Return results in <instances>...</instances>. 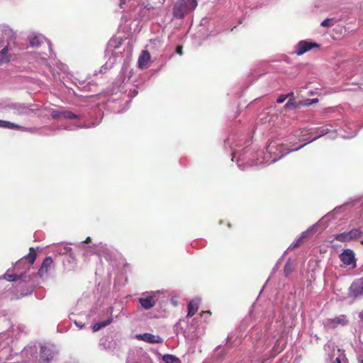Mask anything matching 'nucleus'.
Returning <instances> with one entry per match:
<instances>
[{"instance_id":"obj_1","label":"nucleus","mask_w":363,"mask_h":363,"mask_svg":"<svg viewBox=\"0 0 363 363\" xmlns=\"http://www.w3.org/2000/svg\"><path fill=\"white\" fill-rule=\"evenodd\" d=\"M286 142V143H284L281 139H277L270 142L266 148L265 152H261V155H263L262 160H259V158H257L256 161L247 160L245 156V152L242 154L240 150L235 149V147L241 146L240 140L235 141L234 138H228L225 141V143L226 145H229L230 148L233 150L232 152V161H236L238 167L244 170L245 167H242L243 164L240 163L241 161H246L247 163L251 166L258 165L259 164H270L280 160L289 152H292L293 150H291V144L289 143L290 140H289V138Z\"/></svg>"},{"instance_id":"obj_2","label":"nucleus","mask_w":363,"mask_h":363,"mask_svg":"<svg viewBox=\"0 0 363 363\" xmlns=\"http://www.w3.org/2000/svg\"><path fill=\"white\" fill-rule=\"evenodd\" d=\"M28 40L31 47H39L45 42L48 45L50 51L48 57H46L47 54H36V62L39 65L46 67L53 76L60 72H67V66L56 59L55 54L52 52L51 43L45 36L41 34H33L29 36Z\"/></svg>"},{"instance_id":"obj_3","label":"nucleus","mask_w":363,"mask_h":363,"mask_svg":"<svg viewBox=\"0 0 363 363\" xmlns=\"http://www.w3.org/2000/svg\"><path fill=\"white\" fill-rule=\"evenodd\" d=\"M330 133V129L328 125L317 128L315 130V135L313 136V133L308 129H299L295 132L294 135L289 138L290 140L291 150L296 151L307 143H310L320 137Z\"/></svg>"},{"instance_id":"obj_4","label":"nucleus","mask_w":363,"mask_h":363,"mask_svg":"<svg viewBox=\"0 0 363 363\" xmlns=\"http://www.w3.org/2000/svg\"><path fill=\"white\" fill-rule=\"evenodd\" d=\"M15 331L16 328L11 327V330L0 336V363H8L16 354L11 345L13 338L11 337Z\"/></svg>"},{"instance_id":"obj_5","label":"nucleus","mask_w":363,"mask_h":363,"mask_svg":"<svg viewBox=\"0 0 363 363\" xmlns=\"http://www.w3.org/2000/svg\"><path fill=\"white\" fill-rule=\"evenodd\" d=\"M196 0H177L174 4L172 14L174 18L182 19L197 6Z\"/></svg>"},{"instance_id":"obj_6","label":"nucleus","mask_w":363,"mask_h":363,"mask_svg":"<svg viewBox=\"0 0 363 363\" xmlns=\"http://www.w3.org/2000/svg\"><path fill=\"white\" fill-rule=\"evenodd\" d=\"M57 350L55 345H40L39 351V360L40 363H50L57 355Z\"/></svg>"},{"instance_id":"obj_7","label":"nucleus","mask_w":363,"mask_h":363,"mask_svg":"<svg viewBox=\"0 0 363 363\" xmlns=\"http://www.w3.org/2000/svg\"><path fill=\"white\" fill-rule=\"evenodd\" d=\"M21 355L26 363H40L38 347L35 345H28L21 351Z\"/></svg>"},{"instance_id":"obj_8","label":"nucleus","mask_w":363,"mask_h":363,"mask_svg":"<svg viewBox=\"0 0 363 363\" xmlns=\"http://www.w3.org/2000/svg\"><path fill=\"white\" fill-rule=\"evenodd\" d=\"M275 340L278 341L277 336L272 335L267 332L262 337H258L255 345V352L257 353L263 352L266 349L269 348Z\"/></svg>"},{"instance_id":"obj_9","label":"nucleus","mask_w":363,"mask_h":363,"mask_svg":"<svg viewBox=\"0 0 363 363\" xmlns=\"http://www.w3.org/2000/svg\"><path fill=\"white\" fill-rule=\"evenodd\" d=\"M349 320L346 315L341 314L333 318H327L323 321V326L326 330H333L338 326H345Z\"/></svg>"},{"instance_id":"obj_10","label":"nucleus","mask_w":363,"mask_h":363,"mask_svg":"<svg viewBox=\"0 0 363 363\" xmlns=\"http://www.w3.org/2000/svg\"><path fill=\"white\" fill-rule=\"evenodd\" d=\"M36 256L37 255L34 248L30 247L29 253L16 262L15 265L16 268H22L24 269V272H26L33 264L36 259Z\"/></svg>"},{"instance_id":"obj_11","label":"nucleus","mask_w":363,"mask_h":363,"mask_svg":"<svg viewBox=\"0 0 363 363\" xmlns=\"http://www.w3.org/2000/svg\"><path fill=\"white\" fill-rule=\"evenodd\" d=\"M50 116L53 119L55 120L80 119L82 117L80 114H77L70 110L65 109L63 108L52 111Z\"/></svg>"},{"instance_id":"obj_12","label":"nucleus","mask_w":363,"mask_h":363,"mask_svg":"<svg viewBox=\"0 0 363 363\" xmlns=\"http://www.w3.org/2000/svg\"><path fill=\"white\" fill-rule=\"evenodd\" d=\"M362 231L358 228H353L349 232H344L334 235V239L341 242H349L359 238Z\"/></svg>"},{"instance_id":"obj_13","label":"nucleus","mask_w":363,"mask_h":363,"mask_svg":"<svg viewBox=\"0 0 363 363\" xmlns=\"http://www.w3.org/2000/svg\"><path fill=\"white\" fill-rule=\"evenodd\" d=\"M348 295L353 298L363 296V278L355 279L351 284Z\"/></svg>"},{"instance_id":"obj_14","label":"nucleus","mask_w":363,"mask_h":363,"mask_svg":"<svg viewBox=\"0 0 363 363\" xmlns=\"http://www.w3.org/2000/svg\"><path fill=\"white\" fill-rule=\"evenodd\" d=\"M55 270V264L50 257H46L38 269V274L40 277L44 278Z\"/></svg>"},{"instance_id":"obj_15","label":"nucleus","mask_w":363,"mask_h":363,"mask_svg":"<svg viewBox=\"0 0 363 363\" xmlns=\"http://www.w3.org/2000/svg\"><path fill=\"white\" fill-rule=\"evenodd\" d=\"M319 48L320 45L316 43L308 40H301L298 43L294 52L297 55H302L313 48Z\"/></svg>"},{"instance_id":"obj_16","label":"nucleus","mask_w":363,"mask_h":363,"mask_svg":"<svg viewBox=\"0 0 363 363\" xmlns=\"http://www.w3.org/2000/svg\"><path fill=\"white\" fill-rule=\"evenodd\" d=\"M340 259L345 265L356 266L355 255L352 250L346 249L339 255Z\"/></svg>"},{"instance_id":"obj_17","label":"nucleus","mask_w":363,"mask_h":363,"mask_svg":"<svg viewBox=\"0 0 363 363\" xmlns=\"http://www.w3.org/2000/svg\"><path fill=\"white\" fill-rule=\"evenodd\" d=\"M116 345V341L112 336H104L99 340V346L107 351H112Z\"/></svg>"},{"instance_id":"obj_18","label":"nucleus","mask_w":363,"mask_h":363,"mask_svg":"<svg viewBox=\"0 0 363 363\" xmlns=\"http://www.w3.org/2000/svg\"><path fill=\"white\" fill-rule=\"evenodd\" d=\"M136 337L138 340H143L148 343H162L163 342V339L160 336L147 333L137 335Z\"/></svg>"},{"instance_id":"obj_19","label":"nucleus","mask_w":363,"mask_h":363,"mask_svg":"<svg viewBox=\"0 0 363 363\" xmlns=\"http://www.w3.org/2000/svg\"><path fill=\"white\" fill-rule=\"evenodd\" d=\"M113 311V307H108L107 308V313L110 315V317L108 319H106V320L99 321V322L96 323L93 325V331L94 332H96V331L101 330L102 328H104V327L110 325L113 322V318H112Z\"/></svg>"},{"instance_id":"obj_20","label":"nucleus","mask_w":363,"mask_h":363,"mask_svg":"<svg viewBox=\"0 0 363 363\" xmlns=\"http://www.w3.org/2000/svg\"><path fill=\"white\" fill-rule=\"evenodd\" d=\"M0 30L4 38L8 41H11L16 39V33L6 24L0 25Z\"/></svg>"},{"instance_id":"obj_21","label":"nucleus","mask_w":363,"mask_h":363,"mask_svg":"<svg viewBox=\"0 0 363 363\" xmlns=\"http://www.w3.org/2000/svg\"><path fill=\"white\" fill-rule=\"evenodd\" d=\"M138 302L145 310H149L155 305V301L152 296H146L145 297L139 298Z\"/></svg>"},{"instance_id":"obj_22","label":"nucleus","mask_w":363,"mask_h":363,"mask_svg":"<svg viewBox=\"0 0 363 363\" xmlns=\"http://www.w3.org/2000/svg\"><path fill=\"white\" fill-rule=\"evenodd\" d=\"M53 251L57 254L65 255H68L70 257L74 259L72 250L70 247L64 245H57L54 247Z\"/></svg>"},{"instance_id":"obj_23","label":"nucleus","mask_w":363,"mask_h":363,"mask_svg":"<svg viewBox=\"0 0 363 363\" xmlns=\"http://www.w3.org/2000/svg\"><path fill=\"white\" fill-rule=\"evenodd\" d=\"M8 108L14 110V113L17 115H27L30 110L28 107L20 104H9Z\"/></svg>"},{"instance_id":"obj_24","label":"nucleus","mask_w":363,"mask_h":363,"mask_svg":"<svg viewBox=\"0 0 363 363\" xmlns=\"http://www.w3.org/2000/svg\"><path fill=\"white\" fill-rule=\"evenodd\" d=\"M11 57V54L9 48V45H7L0 50V65L9 62Z\"/></svg>"},{"instance_id":"obj_25","label":"nucleus","mask_w":363,"mask_h":363,"mask_svg":"<svg viewBox=\"0 0 363 363\" xmlns=\"http://www.w3.org/2000/svg\"><path fill=\"white\" fill-rule=\"evenodd\" d=\"M150 59V55L149 52L147 51H143L142 54L140 55L138 58V67L140 69L145 68Z\"/></svg>"},{"instance_id":"obj_26","label":"nucleus","mask_w":363,"mask_h":363,"mask_svg":"<svg viewBox=\"0 0 363 363\" xmlns=\"http://www.w3.org/2000/svg\"><path fill=\"white\" fill-rule=\"evenodd\" d=\"M199 300H192L188 304V313L186 315V318L193 316L199 308Z\"/></svg>"},{"instance_id":"obj_27","label":"nucleus","mask_w":363,"mask_h":363,"mask_svg":"<svg viewBox=\"0 0 363 363\" xmlns=\"http://www.w3.org/2000/svg\"><path fill=\"white\" fill-rule=\"evenodd\" d=\"M0 128L7 129H24L23 126H21L16 123H11L8 121L0 120Z\"/></svg>"},{"instance_id":"obj_28","label":"nucleus","mask_w":363,"mask_h":363,"mask_svg":"<svg viewBox=\"0 0 363 363\" xmlns=\"http://www.w3.org/2000/svg\"><path fill=\"white\" fill-rule=\"evenodd\" d=\"M10 269H8L7 272L2 276L4 279H6L9 281H13L16 280L21 279L23 276V273H21L19 275L14 274H9Z\"/></svg>"},{"instance_id":"obj_29","label":"nucleus","mask_w":363,"mask_h":363,"mask_svg":"<svg viewBox=\"0 0 363 363\" xmlns=\"http://www.w3.org/2000/svg\"><path fill=\"white\" fill-rule=\"evenodd\" d=\"M162 361L163 363H181L179 359L172 354H164Z\"/></svg>"},{"instance_id":"obj_30","label":"nucleus","mask_w":363,"mask_h":363,"mask_svg":"<svg viewBox=\"0 0 363 363\" xmlns=\"http://www.w3.org/2000/svg\"><path fill=\"white\" fill-rule=\"evenodd\" d=\"M294 270L293 263L290 260H288L284 266V274L285 276H289Z\"/></svg>"},{"instance_id":"obj_31","label":"nucleus","mask_w":363,"mask_h":363,"mask_svg":"<svg viewBox=\"0 0 363 363\" xmlns=\"http://www.w3.org/2000/svg\"><path fill=\"white\" fill-rule=\"evenodd\" d=\"M318 224V223L313 225L312 226H311L310 228H308L306 230L303 231L301 233V234L300 235V236L298 237L299 239H301V241H303V240L306 237V235L311 232L312 231L314 228L315 226H317Z\"/></svg>"},{"instance_id":"obj_32","label":"nucleus","mask_w":363,"mask_h":363,"mask_svg":"<svg viewBox=\"0 0 363 363\" xmlns=\"http://www.w3.org/2000/svg\"><path fill=\"white\" fill-rule=\"evenodd\" d=\"M294 96V92H290L287 94H281L280 95L277 99V102L278 104H282L285 101V100L289 97V96Z\"/></svg>"},{"instance_id":"obj_33","label":"nucleus","mask_w":363,"mask_h":363,"mask_svg":"<svg viewBox=\"0 0 363 363\" xmlns=\"http://www.w3.org/2000/svg\"><path fill=\"white\" fill-rule=\"evenodd\" d=\"M301 242L302 241L301 240V239L298 238L289 245V247H288V250H291L298 247Z\"/></svg>"},{"instance_id":"obj_34","label":"nucleus","mask_w":363,"mask_h":363,"mask_svg":"<svg viewBox=\"0 0 363 363\" xmlns=\"http://www.w3.org/2000/svg\"><path fill=\"white\" fill-rule=\"evenodd\" d=\"M333 19L327 18L320 23V26L325 28H329L333 26Z\"/></svg>"},{"instance_id":"obj_35","label":"nucleus","mask_w":363,"mask_h":363,"mask_svg":"<svg viewBox=\"0 0 363 363\" xmlns=\"http://www.w3.org/2000/svg\"><path fill=\"white\" fill-rule=\"evenodd\" d=\"M295 107H296V104L293 99L289 100L286 102V104H285V108H295Z\"/></svg>"},{"instance_id":"obj_36","label":"nucleus","mask_w":363,"mask_h":363,"mask_svg":"<svg viewBox=\"0 0 363 363\" xmlns=\"http://www.w3.org/2000/svg\"><path fill=\"white\" fill-rule=\"evenodd\" d=\"M116 40H111L108 42V46L110 48L113 47L115 49L119 47V45L121 43V40L118 42V45H115Z\"/></svg>"},{"instance_id":"obj_37","label":"nucleus","mask_w":363,"mask_h":363,"mask_svg":"<svg viewBox=\"0 0 363 363\" xmlns=\"http://www.w3.org/2000/svg\"><path fill=\"white\" fill-rule=\"evenodd\" d=\"M23 128H24V129H21V130L23 131H28L32 133H35L38 130V129L36 128H25V127H23Z\"/></svg>"},{"instance_id":"obj_38","label":"nucleus","mask_w":363,"mask_h":363,"mask_svg":"<svg viewBox=\"0 0 363 363\" xmlns=\"http://www.w3.org/2000/svg\"><path fill=\"white\" fill-rule=\"evenodd\" d=\"M90 241H91V238L90 237H87L86 239L84 242H81L78 243L77 245L79 247H83L84 246L85 243H88Z\"/></svg>"},{"instance_id":"obj_39","label":"nucleus","mask_w":363,"mask_h":363,"mask_svg":"<svg viewBox=\"0 0 363 363\" xmlns=\"http://www.w3.org/2000/svg\"><path fill=\"white\" fill-rule=\"evenodd\" d=\"M9 104L6 101H0V110L8 108Z\"/></svg>"},{"instance_id":"obj_40","label":"nucleus","mask_w":363,"mask_h":363,"mask_svg":"<svg viewBox=\"0 0 363 363\" xmlns=\"http://www.w3.org/2000/svg\"><path fill=\"white\" fill-rule=\"evenodd\" d=\"M74 323L75 325H76L77 328H79V329H82V328H84V323H82V322H78V321H76V320H75Z\"/></svg>"},{"instance_id":"obj_41","label":"nucleus","mask_w":363,"mask_h":363,"mask_svg":"<svg viewBox=\"0 0 363 363\" xmlns=\"http://www.w3.org/2000/svg\"><path fill=\"white\" fill-rule=\"evenodd\" d=\"M138 94V91L136 89H133V90H130L129 91V95L131 96V97H134L136 95Z\"/></svg>"},{"instance_id":"obj_42","label":"nucleus","mask_w":363,"mask_h":363,"mask_svg":"<svg viewBox=\"0 0 363 363\" xmlns=\"http://www.w3.org/2000/svg\"><path fill=\"white\" fill-rule=\"evenodd\" d=\"M128 2V0H120V3H119V7L121 9H123L124 8V5Z\"/></svg>"},{"instance_id":"obj_43","label":"nucleus","mask_w":363,"mask_h":363,"mask_svg":"<svg viewBox=\"0 0 363 363\" xmlns=\"http://www.w3.org/2000/svg\"><path fill=\"white\" fill-rule=\"evenodd\" d=\"M274 350H275V346H274V347L269 351L271 353L270 357H269L270 359L274 358V356L276 355V352H274Z\"/></svg>"},{"instance_id":"obj_44","label":"nucleus","mask_w":363,"mask_h":363,"mask_svg":"<svg viewBox=\"0 0 363 363\" xmlns=\"http://www.w3.org/2000/svg\"><path fill=\"white\" fill-rule=\"evenodd\" d=\"M177 53L182 55V46H177L176 49Z\"/></svg>"},{"instance_id":"obj_45","label":"nucleus","mask_w":363,"mask_h":363,"mask_svg":"<svg viewBox=\"0 0 363 363\" xmlns=\"http://www.w3.org/2000/svg\"><path fill=\"white\" fill-rule=\"evenodd\" d=\"M310 101H311V102L308 103V104H313V103L318 102V99H311Z\"/></svg>"},{"instance_id":"obj_46","label":"nucleus","mask_w":363,"mask_h":363,"mask_svg":"<svg viewBox=\"0 0 363 363\" xmlns=\"http://www.w3.org/2000/svg\"><path fill=\"white\" fill-rule=\"evenodd\" d=\"M341 208H342L341 206H340L338 208H335L333 211L335 213H339L340 211Z\"/></svg>"},{"instance_id":"obj_47","label":"nucleus","mask_w":363,"mask_h":363,"mask_svg":"<svg viewBox=\"0 0 363 363\" xmlns=\"http://www.w3.org/2000/svg\"><path fill=\"white\" fill-rule=\"evenodd\" d=\"M333 363H341L340 359L339 357H337Z\"/></svg>"},{"instance_id":"obj_48","label":"nucleus","mask_w":363,"mask_h":363,"mask_svg":"<svg viewBox=\"0 0 363 363\" xmlns=\"http://www.w3.org/2000/svg\"><path fill=\"white\" fill-rule=\"evenodd\" d=\"M357 134V132H355L354 134L351 135H347V136H343L344 138H352L354 136H355Z\"/></svg>"},{"instance_id":"obj_49","label":"nucleus","mask_w":363,"mask_h":363,"mask_svg":"<svg viewBox=\"0 0 363 363\" xmlns=\"http://www.w3.org/2000/svg\"><path fill=\"white\" fill-rule=\"evenodd\" d=\"M359 317L363 321V313H359Z\"/></svg>"},{"instance_id":"obj_50","label":"nucleus","mask_w":363,"mask_h":363,"mask_svg":"<svg viewBox=\"0 0 363 363\" xmlns=\"http://www.w3.org/2000/svg\"><path fill=\"white\" fill-rule=\"evenodd\" d=\"M64 129H66V130H72L73 128L72 127H65Z\"/></svg>"},{"instance_id":"obj_51","label":"nucleus","mask_w":363,"mask_h":363,"mask_svg":"<svg viewBox=\"0 0 363 363\" xmlns=\"http://www.w3.org/2000/svg\"><path fill=\"white\" fill-rule=\"evenodd\" d=\"M268 359H269V358L262 359V360H261V363H264V362H265Z\"/></svg>"},{"instance_id":"obj_52","label":"nucleus","mask_w":363,"mask_h":363,"mask_svg":"<svg viewBox=\"0 0 363 363\" xmlns=\"http://www.w3.org/2000/svg\"><path fill=\"white\" fill-rule=\"evenodd\" d=\"M180 324H181V323H180V322H179V323H177L175 325V328H176V329L178 328V325H180Z\"/></svg>"},{"instance_id":"obj_53","label":"nucleus","mask_w":363,"mask_h":363,"mask_svg":"<svg viewBox=\"0 0 363 363\" xmlns=\"http://www.w3.org/2000/svg\"><path fill=\"white\" fill-rule=\"evenodd\" d=\"M327 347H329V343H327L326 345H325V346H324L325 350H326Z\"/></svg>"},{"instance_id":"obj_54","label":"nucleus","mask_w":363,"mask_h":363,"mask_svg":"<svg viewBox=\"0 0 363 363\" xmlns=\"http://www.w3.org/2000/svg\"><path fill=\"white\" fill-rule=\"evenodd\" d=\"M80 127L82 128V126H80ZM83 127L84 128H90L91 126L90 125H84Z\"/></svg>"},{"instance_id":"obj_55","label":"nucleus","mask_w":363,"mask_h":363,"mask_svg":"<svg viewBox=\"0 0 363 363\" xmlns=\"http://www.w3.org/2000/svg\"><path fill=\"white\" fill-rule=\"evenodd\" d=\"M203 314H206V313L208 314V313H209V311H203Z\"/></svg>"}]
</instances>
